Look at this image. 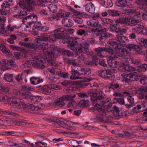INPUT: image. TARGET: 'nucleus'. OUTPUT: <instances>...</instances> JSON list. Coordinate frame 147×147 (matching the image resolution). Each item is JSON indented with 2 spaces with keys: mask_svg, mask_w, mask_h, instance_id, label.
Returning a JSON list of instances; mask_svg holds the SVG:
<instances>
[{
  "mask_svg": "<svg viewBox=\"0 0 147 147\" xmlns=\"http://www.w3.org/2000/svg\"><path fill=\"white\" fill-rule=\"evenodd\" d=\"M111 71L110 69H101L96 72V74L98 76L104 78L105 79H109L111 78Z\"/></svg>",
  "mask_w": 147,
  "mask_h": 147,
  "instance_id": "ddd939ff",
  "label": "nucleus"
},
{
  "mask_svg": "<svg viewBox=\"0 0 147 147\" xmlns=\"http://www.w3.org/2000/svg\"><path fill=\"white\" fill-rule=\"evenodd\" d=\"M123 69L122 70L126 72H127L130 71H134L136 70V69L134 67L128 66L124 65L123 66Z\"/></svg>",
  "mask_w": 147,
  "mask_h": 147,
  "instance_id": "f704fd0d",
  "label": "nucleus"
},
{
  "mask_svg": "<svg viewBox=\"0 0 147 147\" xmlns=\"http://www.w3.org/2000/svg\"><path fill=\"white\" fill-rule=\"evenodd\" d=\"M1 100L5 104L7 103L12 106L19 107L22 105L24 108H26L27 107L26 105L23 103L22 100L18 98L10 97L6 98L5 97L3 96Z\"/></svg>",
  "mask_w": 147,
  "mask_h": 147,
  "instance_id": "0eeeda50",
  "label": "nucleus"
},
{
  "mask_svg": "<svg viewBox=\"0 0 147 147\" xmlns=\"http://www.w3.org/2000/svg\"><path fill=\"white\" fill-rule=\"evenodd\" d=\"M118 26L117 25L114 24L110 26V29L113 31L115 32H118L119 30V29Z\"/></svg>",
  "mask_w": 147,
  "mask_h": 147,
  "instance_id": "5fc2aeb1",
  "label": "nucleus"
},
{
  "mask_svg": "<svg viewBox=\"0 0 147 147\" xmlns=\"http://www.w3.org/2000/svg\"><path fill=\"white\" fill-rule=\"evenodd\" d=\"M30 80L32 84H37L40 82V79L35 77H32L30 78Z\"/></svg>",
  "mask_w": 147,
  "mask_h": 147,
  "instance_id": "49530a36",
  "label": "nucleus"
},
{
  "mask_svg": "<svg viewBox=\"0 0 147 147\" xmlns=\"http://www.w3.org/2000/svg\"><path fill=\"white\" fill-rule=\"evenodd\" d=\"M76 96V95L73 94H72L63 95L62 96V98H63L64 100L66 101L72 100Z\"/></svg>",
  "mask_w": 147,
  "mask_h": 147,
  "instance_id": "473e14b6",
  "label": "nucleus"
},
{
  "mask_svg": "<svg viewBox=\"0 0 147 147\" xmlns=\"http://www.w3.org/2000/svg\"><path fill=\"white\" fill-rule=\"evenodd\" d=\"M86 23L88 26L92 28L91 31L92 32H95L98 31V28H102V24L97 19L92 18L87 21Z\"/></svg>",
  "mask_w": 147,
  "mask_h": 147,
  "instance_id": "6e6552de",
  "label": "nucleus"
},
{
  "mask_svg": "<svg viewBox=\"0 0 147 147\" xmlns=\"http://www.w3.org/2000/svg\"><path fill=\"white\" fill-rule=\"evenodd\" d=\"M141 22L138 20L134 19L129 21L128 25L131 26H133L138 24Z\"/></svg>",
  "mask_w": 147,
  "mask_h": 147,
  "instance_id": "a18cd8bd",
  "label": "nucleus"
},
{
  "mask_svg": "<svg viewBox=\"0 0 147 147\" xmlns=\"http://www.w3.org/2000/svg\"><path fill=\"white\" fill-rule=\"evenodd\" d=\"M0 49L4 54L8 53L9 55H10V51L8 49H7L5 46L2 45H0Z\"/></svg>",
  "mask_w": 147,
  "mask_h": 147,
  "instance_id": "a19ab883",
  "label": "nucleus"
},
{
  "mask_svg": "<svg viewBox=\"0 0 147 147\" xmlns=\"http://www.w3.org/2000/svg\"><path fill=\"white\" fill-rule=\"evenodd\" d=\"M15 132L13 131H5L0 133V135L14 136Z\"/></svg>",
  "mask_w": 147,
  "mask_h": 147,
  "instance_id": "8fccbe9b",
  "label": "nucleus"
},
{
  "mask_svg": "<svg viewBox=\"0 0 147 147\" xmlns=\"http://www.w3.org/2000/svg\"><path fill=\"white\" fill-rule=\"evenodd\" d=\"M57 58V56H35L32 59V64L35 68L43 69L45 67L44 64L46 61L49 64Z\"/></svg>",
  "mask_w": 147,
  "mask_h": 147,
  "instance_id": "20e7f679",
  "label": "nucleus"
},
{
  "mask_svg": "<svg viewBox=\"0 0 147 147\" xmlns=\"http://www.w3.org/2000/svg\"><path fill=\"white\" fill-rule=\"evenodd\" d=\"M20 96L23 97V98L28 99H32L30 93L24 92L20 93Z\"/></svg>",
  "mask_w": 147,
  "mask_h": 147,
  "instance_id": "79ce46f5",
  "label": "nucleus"
},
{
  "mask_svg": "<svg viewBox=\"0 0 147 147\" xmlns=\"http://www.w3.org/2000/svg\"><path fill=\"white\" fill-rule=\"evenodd\" d=\"M113 5V3L111 0H108L106 3H105V5H104L105 7L107 8H109Z\"/></svg>",
  "mask_w": 147,
  "mask_h": 147,
  "instance_id": "0e129e2a",
  "label": "nucleus"
},
{
  "mask_svg": "<svg viewBox=\"0 0 147 147\" xmlns=\"http://www.w3.org/2000/svg\"><path fill=\"white\" fill-rule=\"evenodd\" d=\"M109 43L113 45L112 47L116 50H118L120 55H129L131 51L134 50L135 45L129 44L125 49L123 48L121 44H117L114 40H112L109 41Z\"/></svg>",
  "mask_w": 147,
  "mask_h": 147,
  "instance_id": "423d86ee",
  "label": "nucleus"
},
{
  "mask_svg": "<svg viewBox=\"0 0 147 147\" xmlns=\"http://www.w3.org/2000/svg\"><path fill=\"white\" fill-rule=\"evenodd\" d=\"M100 105L106 109H109L112 106L111 100L109 98L105 100L100 101Z\"/></svg>",
  "mask_w": 147,
  "mask_h": 147,
  "instance_id": "a211bd4d",
  "label": "nucleus"
},
{
  "mask_svg": "<svg viewBox=\"0 0 147 147\" xmlns=\"http://www.w3.org/2000/svg\"><path fill=\"white\" fill-rule=\"evenodd\" d=\"M131 13H132V14H134V16H136L137 17H139V15L140 14V13L138 11V9H136L135 10H132L130 9Z\"/></svg>",
  "mask_w": 147,
  "mask_h": 147,
  "instance_id": "13d9d810",
  "label": "nucleus"
},
{
  "mask_svg": "<svg viewBox=\"0 0 147 147\" xmlns=\"http://www.w3.org/2000/svg\"><path fill=\"white\" fill-rule=\"evenodd\" d=\"M115 3L117 6L123 8L125 7L127 4V1L126 0H117Z\"/></svg>",
  "mask_w": 147,
  "mask_h": 147,
  "instance_id": "393cba45",
  "label": "nucleus"
},
{
  "mask_svg": "<svg viewBox=\"0 0 147 147\" xmlns=\"http://www.w3.org/2000/svg\"><path fill=\"white\" fill-rule=\"evenodd\" d=\"M4 78L7 82H12L13 80V74H6L4 75Z\"/></svg>",
  "mask_w": 147,
  "mask_h": 147,
  "instance_id": "c9c22d12",
  "label": "nucleus"
},
{
  "mask_svg": "<svg viewBox=\"0 0 147 147\" xmlns=\"http://www.w3.org/2000/svg\"><path fill=\"white\" fill-rule=\"evenodd\" d=\"M74 20L78 24H82L83 22V20L78 16H76L74 18Z\"/></svg>",
  "mask_w": 147,
  "mask_h": 147,
  "instance_id": "bf43d9fd",
  "label": "nucleus"
},
{
  "mask_svg": "<svg viewBox=\"0 0 147 147\" xmlns=\"http://www.w3.org/2000/svg\"><path fill=\"white\" fill-rule=\"evenodd\" d=\"M144 106L142 104H138L135 106L133 109L134 113H138L142 111H143Z\"/></svg>",
  "mask_w": 147,
  "mask_h": 147,
  "instance_id": "c85d7f7f",
  "label": "nucleus"
},
{
  "mask_svg": "<svg viewBox=\"0 0 147 147\" xmlns=\"http://www.w3.org/2000/svg\"><path fill=\"white\" fill-rule=\"evenodd\" d=\"M64 124H65V128H67L66 126L68 127H71L72 125H74L77 124V123L72 122L70 121H65L64 122Z\"/></svg>",
  "mask_w": 147,
  "mask_h": 147,
  "instance_id": "864d4df0",
  "label": "nucleus"
},
{
  "mask_svg": "<svg viewBox=\"0 0 147 147\" xmlns=\"http://www.w3.org/2000/svg\"><path fill=\"white\" fill-rule=\"evenodd\" d=\"M117 56H114V57H112L110 56V59L107 60V62L109 65L112 67L116 68V67L117 62L115 60V58H117Z\"/></svg>",
  "mask_w": 147,
  "mask_h": 147,
  "instance_id": "f3484780",
  "label": "nucleus"
},
{
  "mask_svg": "<svg viewBox=\"0 0 147 147\" xmlns=\"http://www.w3.org/2000/svg\"><path fill=\"white\" fill-rule=\"evenodd\" d=\"M115 38V40H117V42L115 41L114 39H109V43L110 46L108 48L107 47H98L95 50L97 54L98 55H102L105 53L108 52L109 54H111V55H113L114 53H119L118 50H115L112 47L113 45L109 43V41L113 40L117 44H121L120 43H124L127 42L128 41V39L127 37L124 36L122 34L117 35Z\"/></svg>",
  "mask_w": 147,
  "mask_h": 147,
  "instance_id": "7ed1b4c3",
  "label": "nucleus"
},
{
  "mask_svg": "<svg viewBox=\"0 0 147 147\" xmlns=\"http://www.w3.org/2000/svg\"><path fill=\"white\" fill-rule=\"evenodd\" d=\"M94 109L98 111L100 114L102 115H105L106 114V112L105 109H103L101 105L98 104L95 105L94 107Z\"/></svg>",
  "mask_w": 147,
  "mask_h": 147,
  "instance_id": "5701e85b",
  "label": "nucleus"
},
{
  "mask_svg": "<svg viewBox=\"0 0 147 147\" xmlns=\"http://www.w3.org/2000/svg\"><path fill=\"white\" fill-rule=\"evenodd\" d=\"M48 19L50 20H58L59 18H58V17L57 16L55 15L54 14L51 15L48 18Z\"/></svg>",
  "mask_w": 147,
  "mask_h": 147,
  "instance_id": "4d7b16f0",
  "label": "nucleus"
},
{
  "mask_svg": "<svg viewBox=\"0 0 147 147\" xmlns=\"http://www.w3.org/2000/svg\"><path fill=\"white\" fill-rule=\"evenodd\" d=\"M11 65L12 67L16 66L15 62L12 60H7L3 59L2 61H0V69L6 67L7 66Z\"/></svg>",
  "mask_w": 147,
  "mask_h": 147,
  "instance_id": "4468645a",
  "label": "nucleus"
},
{
  "mask_svg": "<svg viewBox=\"0 0 147 147\" xmlns=\"http://www.w3.org/2000/svg\"><path fill=\"white\" fill-rule=\"evenodd\" d=\"M88 100H81L79 103V106L83 108L87 107L88 105Z\"/></svg>",
  "mask_w": 147,
  "mask_h": 147,
  "instance_id": "58836bf2",
  "label": "nucleus"
},
{
  "mask_svg": "<svg viewBox=\"0 0 147 147\" xmlns=\"http://www.w3.org/2000/svg\"><path fill=\"white\" fill-rule=\"evenodd\" d=\"M26 3L24 4L22 2H20L19 4V5H22L23 9L26 11H31L32 10V5H38L36 4V0L34 1L32 0H24Z\"/></svg>",
  "mask_w": 147,
  "mask_h": 147,
  "instance_id": "9d476101",
  "label": "nucleus"
},
{
  "mask_svg": "<svg viewBox=\"0 0 147 147\" xmlns=\"http://www.w3.org/2000/svg\"><path fill=\"white\" fill-rule=\"evenodd\" d=\"M81 72L80 73V75H88L91 73V70L88 68H82L81 69L80 71Z\"/></svg>",
  "mask_w": 147,
  "mask_h": 147,
  "instance_id": "ea45409f",
  "label": "nucleus"
},
{
  "mask_svg": "<svg viewBox=\"0 0 147 147\" xmlns=\"http://www.w3.org/2000/svg\"><path fill=\"white\" fill-rule=\"evenodd\" d=\"M107 29L104 28L102 30L100 34L101 35L102 37H105V38H107V36H110V34H107L106 32Z\"/></svg>",
  "mask_w": 147,
  "mask_h": 147,
  "instance_id": "603ef678",
  "label": "nucleus"
},
{
  "mask_svg": "<svg viewBox=\"0 0 147 147\" xmlns=\"http://www.w3.org/2000/svg\"><path fill=\"white\" fill-rule=\"evenodd\" d=\"M57 74H50L48 78L49 80L52 82L54 83L58 80Z\"/></svg>",
  "mask_w": 147,
  "mask_h": 147,
  "instance_id": "e433bc0d",
  "label": "nucleus"
},
{
  "mask_svg": "<svg viewBox=\"0 0 147 147\" xmlns=\"http://www.w3.org/2000/svg\"><path fill=\"white\" fill-rule=\"evenodd\" d=\"M37 16L34 14L32 13L23 19L22 20L23 23L25 24H27L26 27L29 28V26L37 21Z\"/></svg>",
  "mask_w": 147,
  "mask_h": 147,
  "instance_id": "1a4fd4ad",
  "label": "nucleus"
},
{
  "mask_svg": "<svg viewBox=\"0 0 147 147\" xmlns=\"http://www.w3.org/2000/svg\"><path fill=\"white\" fill-rule=\"evenodd\" d=\"M107 12L110 15L113 16H119L120 14L119 11L114 10H109Z\"/></svg>",
  "mask_w": 147,
  "mask_h": 147,
  "instance_id": "72a5a7b5",
  "label": "nucleus"
},
{
  "mask_svg": "<svg viewBox=\"0 0 147 147\" xmlns=\"http://www.w3.org/2000/svg\"><path fill=\"white\" fill-rule=\"evenodd\" d=\"M0 33L5 34V36H8L9 34H7L8 31L5 30L4 28L5 22H0Z\"/></svg>",
  "mask_w": 147,
  "mask_h": 147,
  "instance_id": "2f4dec72",
  "label": "nucleus"
},
{
  "mask_svg": "<svg viewBox=\"0 0 147 147\" xmlns=\"http://www.w3.org/2000/svg\"><path fill=\"white\" fill-rule=\"evenodd\" d=\"M88 94L91 97H96L99 101L105 98V95L101 91H99L98 93H97L93 90L91 89L88 91Z\"/></svg>",
  "mask_w": 147,
  "mask_h": 147,
  "instance_id": "9b49d317",
  "label": "nucleus"
},
{
  "mask_svg": "<svg viewBox=\"0 0 147 147\" xmlns=\"http://www.w3.org/2000/svg\"><path fill=\"white\" fill-rule=\"evenodd\" d=\"M147 77L146 76H142L140 80V82L141 84L143 85L146 84H147Z\"/></svg>",
  "mask_w": 147,
  "mask_h": 147,
  "instance_id": "e2e57ef3",
  "label": "nucleus"
},
{
  "mask_svg": "<svg viewBox=\"0 0 147 147\" xmlns=\"http://www.w3.org/2000/svg\"><path fill=\"white\" fill-rule=\"evenodd\" d=\"M86 10L91 13H93L94 12L95 7L94 5L92 3H90L87 4L85 5Z\"/></svg>",
  "mask_w": 147,
  "mask_h": 147,
  "instance_id": "412c9836",
  "label": "nucleus"
},
{
  "mask_svg": "<svg viewBox=\"0 0 147 147\" xmlns=\"http://www.w3.org/2000/svg\"><path fill=\"white\" fill-rule=\"evenodd\" d=\"M92 58V61H88L85 62V63L87 65L90 66L97 65H98V58L96 56H93Z\"/></svg>",
  "mask_w": 147,
  "mask_h": 147,
  "instance_id": "aec40b11",
  "label": "nucleus"
},
{
  "mask_svg": "<svg viewBox=\"0 0 147 147\" xmlns=\"http://www.w3.org/2000/svg\"><path fill=\"white\" fill-rule=\"evenodd\" d=\"M52 91H53V90L50 89L48 86H45L41 89L42 93L46 94H53Z\"/></svg>",
  "mask_w": 147,
  "mask_h": 147,
  "instance_id": "bb28decb",
  "label": "nucleus"
},
{
  "mask_svg": "<svg viewBox=\"0 0 147 147\" xmlns=\"http://www.w3.org/2000/svg\"><path fill=\"white\" fill-rule=\"evenodd\" d=\"M16 124L19 126L26 127L29 126V124H28L26 121L24 120L20 119L16 123Z\"/></svg>",
  "mask_w": 147,
  "mask_h": 147,
  "instance_id": "4c0bfd02",
  "label": "nucleus"
},
{
  "mask_svg": "<svg viewBox=\"0 0 147 147\" xmlns=\"http://www.w3.org/2000/svg\"><path fill=\"white\" fill-rule=\"evenodd\" d=\"M11 4L7 1H4L1 5V7L3 8H10Z\"/></svg>",
  "mask_w": 147,
  "mask_h": 147,
  "instance_id": "3c124183",
  "label": "nucleus"
},
{
  "mask_svg": "<svg viewBox=\"0 0 147 147\" xmlns=\"http://www.w3.org/2000/svg\"><path fill=\"white\" fill-rule=\"evenodd\" d=\"M65 100H64V99L62 98V96L55 101V105L60 107H61L65 105V103L63 102Z\"/></svg>",
  "mask_w": 147,
  "mask_h": 147,
  "instance_id": "c756f323",
  "label": "nucleus"
},
{
  "mask_svg": "<svg viewBox=\"0 0 147 147\" xmlns=\"http://www.w3.org/2000/svg\"><path fill=\"white\" fill-rule=\"evenodd\" d=\"M48 7L49 10L53 13L55 12L57 9V6L55 4H51Z\"/></svg>",
  "mask_w": 147,
  "mask_h": 147,
  "instance_id": "c03bdc74",
  "label": "nucleus"
},
{
  "mask_svg": "<svg viewBox=\"0 0 147 147\" xmlns=\"http://www.w3.org/2000/svg\"><path fill=\"white\" fill-rule=\"evenodd\" d=\"M77 34L80 36L85 35V31L84 29H82L78 30Z\"/></svg>",
  "mask_w": 147,
  "mask_h": 147,
  "instance_id": "69168bd1",
  "label": "nucleus"
},
{
  "mask_svg": "<svg viewBox=\"0 0 147 147\" xmlns=\"http://www.w3.org/2000/svg\"><path fill=\"white\" fill-rule=\"evenodd\" d=\"M121 58L123 61L129 63H132L136 65L140 64L141 60L139 59L130 57L129 56H118Z\"/></svg>",
  "mask_w": 147,
  "mask_h": 147,
  "instance_id": "f8f14e48",
  "label": "nucleus"
},
{
  "mask_svg": "<svg viewBox=\"0 0 147 147\" xmlns=\"http://www.w3.org/2000/svg\"><path fill=\"white\" fill-rule=\"evenodd\" d=\"M26 105L27 107L26 108H24L23 107V106L22 105L21 106H20V107H22L24 108H27L28 109V107H29V109L32 111H38V108L36 106H35L34 105L32 104H30V105L28 107V105H27L26 104H25Z\"/></svg>",
  "mask_w": 147,
  "mask_h": 147,
  "instance_id": "09e8293b",
  "label": "nucleus"
},
{
  "mask_svg": "<svg viewBox=\"0 0 147 147\" xmlns=\"http://www.w3.org/2000/svg\"><path fill=\"white\" fill-rule=\"evenodd\" d=\"M141 44L147 48V39L142 38L141 39Z\"/></svg>",
  "mask_w": 147,
  "mask_h": 147,
  "instance_id": "774afa93",
  "label": "nucleus"
},
{
  "mask_svg": "<svg viewBox=\"0 0 147 147\" xmlns=\"http://www.w3.org/2000/svg\"><path fill=\"white\" fill-rule=\"evenodd\" d=\"M70 72L73 76V77H72V76H71L70 79H71L74 80L81 79L80 77H78L77 76H80V73H79L77 70H75L74 69H73L70 71Z\"/></svg>",
  "mask_w": 147,
  "mask_h": 147,
  "instance_id": "b1692460",
  "label": "nucleus"
},
{
  "mask_svg": "<svg viewBox=\"0 0 147 147\" xmlns=\"http://www.w3.org/2000/svg\"><path fill=\"white\" fill-rule=\"evenodd\" d=\"M56 15L59 18H65L69 16V13L66 12L61 9H60L57 13Z\"/></svg>",
  "mask_w": 147,
  "mask_h": 147,
  "instance_id": "6ab92c4d",
  "label": "nucleus"
},
{
  "mask_svg": "<svg viewBox=\"0 0 147 147\" xmlns=\"http://www.w3.org/2000/svg\"><path fill=\"white\" fill-rule=\"evenodd\" d=\"M65 29L63 28H58L54 30V34L52 33H44L43 36H38V40L39 41L53 42L56 41V38L61 39L64 44L67 39L69 37V34L65 32Z\"/></svg>",
  "mask_w": 147,
  "mask_h": 147,
  "instance_id": "f03ea898",
  "label": "nucleus"
},
{
  "mask_svg": "<svg viewBox=\"0 0 147 147\" xmlns=\"http://www.w3.org/2000/svg\"><path fill=\"white\" fill-rule=\"evenodd\" d=\"M134 76L132 75V73L129 74H125L124 76V80L126 82L130 83L131 82V81L134 80L132 79Z\"/></svg>",
  "mask_w": 147,
  "mask_h": 147,
  "instance_id": "cd10ccee",
  "label": "nucleus"
},
{
  "mask_svg": "<svg viewBox=\"0 0 147 147\" xmlns=\"http://www.w3.org/2000/svg\"><path fill=\"white\" fill-rule=\"evenodd\" d=\"M80 143H79L76 140H72L70 141V145L72 147H78L79 146V145H76Z\"/></svg>",
  "mask_w": 147,
  "mask_h": 147,
  "instance_id": "680f3d73",
  "label": "nucleus"
},
{
  "mask_svg": "<svg viewBox=\"0 0 147 147\" xmlns=\"http://www.w3.org/2000/svg\"><path fill=\"white\" fill-rule=\"evenodd\" d=\"M23 77V74H22L17 75L15 79L17 81H20L22 80Z\"/></svg>",
  "mask_w": 147,
  "mask_h": 147,
  "instance_id": "338daca9",
  "label": "nucleus"
},
{
  "mask_svg": "<svg viewBox=\"0 0 147 147\" xmlns=\"http://www.w3.org/2000/svg\"><path fill=\"white\" fill-rule=\"evenodd\" d=\"M144 24L143 23L141 22L138 24V26L137 27H134L132 28V30L134 32L140 34L143 32Z\"/></svg>",
  "mask_w": 147,
  "mask_h": 147,
  "instance_id": "2eb2a0df",
  "label": "nucleus"
},
{
  "mask_svg": "<svg viewBox=\"0 0 147 147\" xmlns=\"http://www.w3.org/2000/svg\"><path fill=\"white\" fill-rule=\"evenodd\" d=\"M78 39L76 38L72 37L68 38L66 41V42L69 44V47H70V49L73 50H76V55H82L83 54H88V49L86 48L83 47L82 46L80 48L78 47Z\"/></svg>",
  "mask_w": 147,
  "mask_h": 147,
  "instance_id": "39448f33",
  "label": "nucleus"
},
{
  "mask_svg": "<svg viewBox=\"0 0 147 147\" xmlns=\"http://www.w3.org/2000/svg\"><path fill=\"white\" fill-rule=\"evenodd\" d=\"M19 44L22 46L34 49L36 50H38L40 49L43 51V55H54L55 52L58 53L59 54L63 55H73V53L69 50L61 49L56 50V46L50 45L49 46L47 43H43L42 44L38 45L31 43H28L24 42H20Z\"/></svg>",
  "mask_w": 147,
  "mask_h": 147,
  "instance_id": "f257e3e1",
  "label": "nucleus"
},
{
  "mask_svg": "<svg viewBox=\"0 0 147 147\" xmlns=\"http://www.w3.org/2000/svg\"><path fill=\"white\" fill-rule=\"evenodd\" d=\"M133 75L134 76L133 78L134 79V80L136 81H138L139 80V77H142V74H138L136 72H134L132 73Z\"/></svg>",
  "mask_w": 147,
  "mask_h": 147,
  "instance_id": "052dcab7",
  "label": "nucleus"
},
{
  "mask_svg": "<svg viewBox=\"0 0 147 147\" xmlns=\"http://www.w3.org/2000/svg\"><path fill=\"white\" fill-rule=\"evenodd\" d=\"M137 3L139 5L141 9L147 12V0H138Z\"/></svg>",
  "mask_w": 147,
  "mask_h": 147,
  "instance_id": "dca6fc26",
  "label": "nucleus"
},
{
  "mask_svg": "<svg viewBox=\"0 0 147 147\" xmlns=\"http://www.w3.org/2000/svg\"><path fill=\"white\" fill-rule=\"evenodd\" d=\"M9 91L8 88L6 86H0V93L4 94L7 93Z\"/></svg>",
  "mask_w": 147,
  "mask_h": 147,
  "instance_id": "37998d69",
  "label": "nucleus"
},
{
  "mask_svg": "<svg viewBox=\"0 0 147 147\" xmlns=\"http://www.w3.org/2000/svg\"><path fill=\"white\" fill-rule=\"evenodd\" d=\"M9 47L10 48L15 51H22V50L24 51L25 50L24 48L21 47H19L14 45H10Z\"/></svg>",
  "mask_w": 147,
  "mask_h": 147,
  "instance_id": "de8ad7c7",
  "label": "nucleus"
},
{
  "mask_svg": "<svg viewBox=\"0 0 147 147\" xmlns=\"http://www.w3.org/2000/svg\"><path fill=\"white\" fill-rule=\"evenodd\" d=\"M62 23L63 25L65 27H70L73 25L72 21L67 18L63 19L62 20Z\"/></svg>",
  "mask_w": 147,
  "mask_h": 147,
  "instance_id": "4be33fe9",
  "label": "nucleus"
},
{
  "mask_svg": "<svg viewBox=\"0 0 147 147\" xmlns=\"http://www.w3.org/2000/svg\"><path fill=\"white\" fill-rule=\"evenodd\" d=\"M142 49L143 47L142 46L140 45H135L134 50L135 51V52L136 54L147 55V50L146 51V54L144 53L142 54Z\"/></svg>",
  "mask_w": 147,
  "mask_h": 147,
  "instance_id": "a878e982",
  "label": "nucleus"
},
{
  "mask_svg": "<svg viewBox=\"0 0 147 147\" xmlns=\"http://www.w3.org/2000/svg\"><path fill=\"white\" fill-rule=\"evenodd\" d=\"M127 100L129 104H126L125 106L126 107H131V106L134 103V98L130 95H129L127 97Z\"/></svg>",
  "mask_w": 147,
  "mask_h": 147,
  "instance_id": "7c9ffc66",
  "label": "nucleus"
},
{
  "mask_svg": "<svg viewBox=\"0 0 147 147\" xmlns=\"http://www.w3.org/2000/svg\"><path fill=\"white\" fill-rule=\"evenodd\" d=\"M119 85L117 83H112L111 84L109 87L110 88L112 89L113 90L117 89L118 90L120 88L119 87Z\"/></svg>",
  "mask_w": 147,
  "mask_h": 147,
  "instance_id": "6e6d98bb",
  "label": "nucleus"
}]
</instances>
